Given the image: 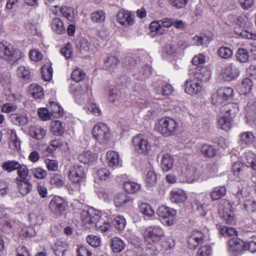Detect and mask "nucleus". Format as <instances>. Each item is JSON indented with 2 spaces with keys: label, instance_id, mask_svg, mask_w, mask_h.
Masks as SVG:
<instances>
[{
  "label": "nucleus",
  "instance_id": "f257e3e1",
  "mask_svg": "<svg viewBox=\"0 0 256 256\" xmlns=\"http://www.w3.org/2000/svg\"><path fill=\"white\" fill-rule=\"evenodd\" d=\"M82 222L88 228L94 224L97 230L103 233L107 232L110 228V222L104 220L100 216V212L93 208L84 210L81 212Z\"/></svg>",
  "mask_w": 256,
  "mask_h": 256
},
{
  "label": "nucleus",
  "instance_id": "f03ea898",
  "mask_svg": "<svg viewBox=\"0 0 256 256\" xmlns=\"http://www.w3.org/2000/svg\"><path fill=\"white\" fill-rule=\"evenodd\" d=\"M157 130L165 136H169L178 134L179 130V124L174 118L166 117L159 120L157 125Z\"/></svg>",
  "mask_w": 256,
  "mask_h": 256
},
{
  "label": "nucleus",
  "instance_id": "7ed1b4c3",
  "mask_svg": "<svg viewBox=\"0 0 256 256\" xmlns=\"http://www.w3.org/2000/svg\"><path fill=\"white\" fill-rule=\"evenodd\" d=\"M132 146L136 153L144 155H146L151 149V144L148 138L141 134L133 138Z\"/></svg>",
  "mask_w": 256,
  "mask_h": 256
},
{
  "label": "nucleus",
  "instance_id": "20e7f679",
  "mask_svg": "<svg viewBox=\"0 0 256 256\" xmlns=\"http://www.w3.org/2000/svg\"><path fill=\"white\" fill-rule=\"evenodd\" d=\"M163 229L158 226H150L145 228L144 232V240L148 243H158L164 236Z\"/></svg>",
  "mask_w": 256,
  "mask_h": 256
},
{
  "label": "nucleus",
  "instance_id": "39448f33",
  "mask_svg": "<svg viewBox=\"0 0 256 256\" xmlns=\"http://www.w3.org/2000/svg\"><path fill=\"white\" fill-rule=\"evenodd\" d=\"M218 209L220 216L226 224H233L235 223L234 214L231 210V205L228 200H222L219 204Z\"/></svg>",
  "mask_w": 256,
  "mask_h": 256
},
{
  "label": "nucleus",
  "instance_id": "423d86ee",
  "mask_svg": "<svg viewBox=\"0 0 256 256\" xmlns=\"http://www.w3.org/2000/svg\"><path fill=\"white\" fill-rule=\"evenodd\" d=\"M157 214L161 218L162 224L166 226H171L174 224V220L176 214V212L172 208L162 206L156 210Z\"/></svg>",
  "mask_w": 256,
  "mask_h": 256
},
{
  "label": "nucleus",
  "instance_id": "0eeeda50",
  "mask_svg": "<svg viewBox=\"0 0 256 256\" xmlns=\"http://www.w3.org/2000/svg\"><path fill=\"white\" fill-rule=\"evenodd\" d=\"M92 135L98 142H104L110 137L109 128L104 124H97L93 128Z\"/></svg>",
  "mask_w": 256,
  "mask_h": 256
},
{
  "label": "nucleus",
  "instance_id": "6e6552de",
  "mask_svg": "<svg viewBox=\"0 0 256 256\" xmlns=\"http://www.w3.org/2000/svg\"><path fill=\"white\" fill-rule=\"evenodd\" d=\"M172 18H164L160 20L153 21L150 24L152 32H156L157 34L162 35L166 32L164 28H168L172 26Z\"/></svg>",
  "mask_w": 256,
  "mask_h": 256
},
{
  "label": "nucleus",
  "instance_id": "1a4fd4ad",
  "mask_svg": "<svg viewBox=\"0 0 256 256\" xmlns=\"http://www.w3.org/2000/svg\"><path fill=\"white\" fill-rule=\"evenodd\" d=\"M19 51L7 42H1V58L10 61L16 58Z\"/></svg>",
  "mask_w": 256,
  "mask_h": 256
},
{
  "label": "nucleus",
  "instance_id": "9d476101",
  "mask_svg": "<svg viewBox=\"0 0 256 256\" xmlns=\"http://www.w3.org/2000/svg\"><path fill=\"white\" fill-rule=\"evenodd\" d=\"M240 74L238 66L235 64H230L222 68L220 75L222 78L226 81L236 79Z\"/></svg>",
  "mask_w": 256,
  "mask_h": 256
},
{
  "label": "nucleus",
  "instance_id": "9b49d317",
  "mask_svg": "<svg viewBox=\"0 0 256 256\" xmlns=\"http://www.w3.org/2000/svg\"><path fill=\"white\" fill-rule=\"evenodd\" d=\"M84 176V169L79 165H72L70 166L68 172L70 180L74 183H79Z\"/></svg>",
  "mask_w": 256,
  "mask_h": 256
},
{
  "label": "nucleus",
  "instance_id": "f8f14e48",
  "mask_svg": "<svg viewBox=\"0 0 256 256\" xmlns=\"http://www.w3.org/2000/svg\"><path fill=\"white\" fill-rule=\"evenodd\" d=\"M66 204L60 196H54L50 200L49 208L53 213L60 215L66 209Z\"/></svg>",
  "mask_w": 256,
  "mask_h": 256
},
{
  "label": "nucleus",
  "instance_id": "ddd939ff",
  "mask_svg": "<svg viewBox=\"0 0 256 256\" xmlns=\"http://www.w3.org/2000/svg\"><path fill=\"white\" fill-rule=\"evenodd\" d=\"M228 251L236 256L244 250L245 242L237 238L230 240L228 242Z\"/></svg>",
  "mask_w": 256,
  "mask_h": 256
},
{
  "label": "nucleus",
  "instance_id": "4468645a",
  "mask_svg": "<svg viewBox=\"0 0 256 256\" xmlns=\"http://www.w3.org/2000/svg\"><path fill=\"white\" fill-rule=\"evenodd\" d=\"M232 171L234 176H238L242 180H245L250 176L248 168L239 161L234 162L232 164Z\"/></svg>",
  "mask_w": 256,
  "mask_h": 256
},
{
  "label": "nucleus",
  "instance_id": "2eb2a0df",
  "mask_svg": "<svg viewBox=\"0 0 256 256\" xmlns=\"http://www.w3.org/2000/svg\"><path fill=\"white\" fill-rule=\"evenodd\" d=\"M202 86L198 80L189 78L185 83V92L188 94H196L202 90Z\"/></svg>",
  "mask_w": 256,
  "mask_h": 256
},
{
  "label": "nucleus",
  "instance_id": "dca6fc26",
  "mask_svg": "<svg viewBox=\"0 0 256 256\" xmlns=\"http://www.w3.org/2000/svg\"><path fill=\"white\" fill-rule=\"evenodd\" d=\"M204 240V234L198 230H194L188 239V244L190 248H194L198 245L202 244Z\"/></svg>",
  "mask_w": 256,
  "mask_h": 256
},
{
  "label": "nucleus",
  "instance_id": "f3484780",
  "mask_svg": "<svg viewBox=\"0 0 256 256\" xmlns=\"http://www.w3.org/2000/svg\"><path fill=\"white\" fill-rule=\"evenodd\" d=\"M117 21L124 26H128L134 23V16L130 12L120 10L118 14Z\"/></svg>",
  "mask_w": 256,
  "mask_h": 256
},
{
  "label": "nucleus",
  "instance_id": "a211bd4d",
  "mask_svg": "<svg viewBox=\"0 0 256 256\" xmlns=\"http://www.w3.org/2000/svg\"><path fill=\"white\" fill-rule=\"evenodd\" d=\"M2 79L3 82H2V80H1V84L4 82V86H6V88L4 90V94L8 100L10 102L16 100L17 98L16 95L14 94L11 93L9 87L10 80V73L7 72L5 74H3Z\"/></svg>",
  "mask_w": 256,
  "mask_h": 256
},
{
  "label": "nucleus",
  "instance_id": "6ab92c4d",
  "mask_svg": "<svg viewBox=\"0 0 256 256\" xmlns=\"http://www.w3.org/2000/svg\"><path fill=\"white\" fill-rule=\"evenodd\" d=\"M4 130L8 136L10 148L14 150H19L20 148V142L17 137L15 130L10 129Z\"/></svg>",
  "mask_w": 256,
  "mask_h": 256
},
{
  "label": "nucleus",
  "instance_id": "aec40b11",
  "mask_svg": "<svg viewBox=\"0 0 256 256\" xmlns=\"http://www.w3.org/2000/svg\"><path fill=\"white\" fill-rule=\"evenodd\" d=\"M187 198L186 194L182 190H172L170 193V199L172 203H182Z\"/></svg>",
  "mask_w": 256,
  "mask_h": 256
},
{
  "label": "nucleus",
  "instance_id": "412c9836",
  "mask_svg": "<svg viewBox=\"0 0 256 256\" xmlns=\"http://www.w3.org/2000/svg\"><path fill=\"white\" fill-rule=\"evenodd\" d=\"M108 164L110 167L113 169L120 166V156L118 152L114 150H110L106 153Z\"/></svg>",
  "mask_w": 256,
  "mask_h": 256
},
{
  "label": "nucleus",
  "instance_id": "4be33fe9",
  "mask_svg": "<svg viewBox=\"0 0 256 256\" xmlns=\"http://www.w3.org/2000/svg\"><path fill=\"white\" fill-rule=\"evenodd\" d=\"M232 120L230 113H226L218 120V128L226 131L229 130L232 126Z\"/></svg>",
  "mask_w": 256,
  "mask_h": 256
},
{
  "label": "nucleus",
  "instance_id": "5701e85b",
  "mask_svg": "<svg viewBox=\"0 0 256 256\" xmlns=\"http://www.w3.org/2000/svg\"><path fill=\"white\" fill-rule=\"evenodd\" d=\"M50 28L54 32L58 34H62L66 31L63 22L58 18H55L52 20Z\"/></svg>",
  "mask_w": 256,
  "mask_h": 256
},
{
  "label": "nucleus",
  "instance_id": "b1692460",
  "mask_svg": "<svg viewBox=\"0 0 256 256\" xmlns=\"http://www.w3.org/2000/svg\"><path fill=\"white\" fill-rule=\"evenodd\" d=\"M30 136L36 140L42 139L46 134V130L38 126H32L29 129Z\"/></svg>",
  "mask_w": 256,
  "mask_h": 256
},
{
  "label": "nucleus",
  "instance_id": "393cba45",
  "mask_svg": "<svg viewBox=\"0 0 256 256\" xmlns=\"http://www.w3.org/2000/svg\"><path fill=\"white\" fill-rule=\"evenodd\" d=\"M68 248L67 244L58 240H56L52 246L54 252L56 256H64Z\"/></svg>",
  "mask_w": 256,
  "mask_h": 256
},
{
  "label": "nucleus",
  "instance_id": "a878e982",
  "mask_svg": "<svg viewBox=\"0 0 256 256\" xmlns=\"http://www.w3.org/2000/svg\"><path fill=\"white\" fill-rule=\"evenodd\" d=\"M226 190L224 186H218L212 188L210 193V196L212 200H217L224 196Z\"/></svg>",
  "mask_w": 256,
  "mask_h": 256
},
{
  "label": "nucleus",
  "instance_id": "bb28decb",
  "mask_svg": "<svg viewBox=\"0 0 256 256\" xmlns=\"http://www.w3.org/2000/svg\"><path fill=\"white\" fill-rule=\"evenodd\" d=\"M19 192L25 196L29 193L32 188V186L28 180L16 182Z\"/></svg>",
  "mask_w": 256,
  "mask_h": 256
},
{
  "label": "nucleus",
  "instance_id": "cd10ccee",
  "mask_svg": "<svg viewBox=\"0 0 256 256\" xmlns=\"http://www.w3.org/2000/svg\"><path fill=\"white\" fill-rule=\"evenodd\" d=\"M174 160L168 154L162 156L160 166L164 172H168L171 170L173 166Z\"/></svg>",
  "mask_w": 256,
  "mask_h": 256
},
{
  "label": "nucleus",
  "instance_id": "c85d7f7f",
  "mask_svg": "<svg viewBox=\"0 0 256 256\" xmlns=\"http://www.w3.org/2000/svg\"><path fill=\"white\" fill-rule=\"evenodd\" d=\"M29 92L32 96L36 99L41 98L44 95L42 88L36 84H32L30 85Z\"/></svg>",
  "mask_w": 256,
  "mask_h": 256
},
{
  "label": "nucleus",
  "instance_id": "c756f323",
  "mask_svg": "<svg viewBox=\"0 0 256 256\" xmlns=\"http://www.w3.org/2000/svg\"><path fill=\"white\" fill-rule=\"evenodd\" d=\"M63 108L56 102H50L46 108H40L37 112H62Z\"/></svg>",
  "mask_w": 256,
  "mask_h": 256
},
{
  "label": "nucleus",
  "instance_id": "7c9ffc66",
  "mask_svg": "<svg viewBox=\"0 0 256 256\" xmlns=\"http://www.w3.org/2000/svg\"><path fill=\"white\" fill-rule=\"evenodd\" d=\"M145 182L148 188H152L156 186L157 176L154 171L150 170L148 172L145 179Z\"/></svg>",
  "mask_w": 256,
  "mask_h": 256
},
{
  "label": "nucleus",
  "instance_id": "2f4dec72",
  "mask_svg": "<svg viewBox=\"0 0 256 256\" xmlns=\"http://www.w3.org/2000/svg\"><path fill=\"white\" fill-rule=\"evenodd\" d=\"M118 64V58L115 56H111L107 58L104 66L107 70L112 72L116 68Z\"/></svg>",
  "mask_w": 256,
  "mask_h": 256
},
{
  "label": "nucleus",
  "instance_id": "473e14b6",
  "mask_svg": "<svg viewBox=\"0 0 256 256\" xmlns=\"http://www.w3.org/2000/svg\"><path fill=\"white\" fill-rule=\"evenodd\" d=\"M78 160L84 164L92 162L96 160V157L90 150L84 151L78 156Z\"/></svg>",
  "mask_w": 256,
  "mask_h": 256
},
{
  "label": "nucleus",
  "instance_id": "72a5a7b5",
  "mask_svg": "<svg viewBox=\"0 0 256 256\" xmlns=\"http://www.w3.org/2000/svg\"><path fill=\"white\" fill-rule=\"evenodd\" d=\"M244 161L248 168L251 167L254 170H256V160L254 154L250 152H246L244 156Z\"/></svg>",
  "mask_w": 256,
  "mask_h": 256
},
{
  "label": "nucleus",
  "instance_id": "f704fd0d",
  "mask_svg": "<svg viewBox=\"0 0 256 256\" xmlns=\"http://www.w3.org/2000/svg\"><path fill=\"white\" fill-rule=\"evenodd\" d=\"M138 210L148 218H152L154 214L151 206L146 203H142L138 206Z\"/></svg>",
  "mask_w": 256,
  "mask_h": 256
},
{
  "label": "nucleus",
  "instance_id": "c9c22d12",
  "mask_svg": "<svg viewBox=\"0 0 256 256\" xmlns=\"http://www.w3.org/2000/svg\"><path fill=\"white\" fill-rule=\"evenodd\" d=\"M42 76L45 81H50L52 76V69L51 64L48 62L44 64L41 68Z\"/></svg>",
  "mask_w": 256,
  "mask_h": 256
},
{
  "label": "nucleus",
  "instance_id": "e433bc0d",
  "mask_svg": "<svg viewBox=\"0 0 256 256\" xmlns=\"http://www.w3.org/2000/svg\"><path fill=\"white\" fill-rule=\"evenodd\" d=\"M201 152L205 157L213 158L217 154V150L212 146L204 144L201 148Z\"/></svg>",
  "mask_w": 256,
  "mask_h": 256
},
{
  "label": "nucleus",
  "instance_id": "4c0bfd02",
  "mask_svg": "<svg viewBox=\"0 0 256 256\" xmlns=\"http://www.w3.org/2000/svg\"><path fill=\"white\" fill-rule=\"evenodd\" d=\"M50 126L52 132L56 136H61L64 132V128L60 121H54L51 123Z\"/></svg>",
  "mask_w": 256,
  "mask_h": 256
},
{
  "label": "nucleus",
  "instance_id": "58836bf2",
  "mask_svg": "<svg viewBox=\"0 0 256 256\" xmlns=\"http://www.w3.org/2000/svg\"><path fill=\"white\" fill-rule=\"evenodd\" d=\"M10 117L12 122L16 125H24L28 121L27 117L18 113L12 114Z\"/></svg>",
  "mask_w": 256,
  "mask_h": 256
},
{
  "label": "nucleus",
  "instance_id": "ea45409f",
  "mask_svg": "<svg viewBox=\"0 0 256 256\" xmlns=\"http://www.w3.org/2000/svg\"><path fill=\"white\" fill-rule=\"evenodd\" d=\"M140 188V184L132 181L126 182L124 184V188L128 193L132 194L138 192Z\"/></svg>",
  "mask_w": 256,
  "mask_h": 256
},
{
  "label": "nucleus",
  "instance_id": "a19ab883",
  "mask_svg": "<svg viewBox=\"0 0 256 256\" xmlns=\"http://www.w3.org/2000/svg\"><path fill=\"white\" fill-rule=\"evenodd\" d=\"M60 12L62 16L70 22L74 20V12L72 8L64 6L60 9Z\"/></svg>",
  "mask_w": 256,
  "mask_h": 256
},
{
  "label": "nucleus",
  "instance_id": "79ce46f5",
  "mask_svg": "<svg viewBox=\"0 0 256 256\" xmlns=\"http://www.w3.org/2000/svg\"><path fill=\"white\" fill-rule=\"evenodd\" d=\"M252 82L250 78H245L242 82L240 90V92L242 94L249 93L252 89Z\"/></svg>",
  "mask_w": 256,
  "mask_h": 256
},
{
  "label": "nucleus",
  "instance_id": "37998d69",
  "mask_svg": "<svg viewBox=\"0 0 256 256\" xmlns=\"http://www.w3.org/2000/svg\"><path fill=\"white\" fill-rule=\"evenodd\" d=\"M16 170L18 174V176L16 178V182L28 180L26 177L28 174V170L26 166L20 164V166Z\"/></svg>",
  "mask_w": 256,
  "mask_h": 256
},
{
  "label": "nucleus",
  "instance_id": "c03bdc74",
  "mask_svg": "<svg viewBox=\"0 0 256 256\" xmlns=\"http://www.w3.org/2000/svg\"><path fill=\"white\" fill-rule=\"evenodd\" d=\"M218 96H221L220 100H227L233 94V89L230 87L221 88L218 90Z\"/></svg>",
  "mask_w": 256,
  "mask_h": 256
},
{
  "label": "nucleus",
  "instance_id": "a18cd8bd",
  "mask_svg": "<svg viewBox=\"0 0 256 256\" xmlns=\"http://www.w3.org/2000/svg\"><path fill=\"white\" fill-rule=\"evenodd\" d=\"M96 176L100 180L107 181L110 180L112 177L110 170L106 168L99 169L96 172Z\"/></svg>",
  "mask_w": 256,
  "mask_h": 256
},
{
  "label": "nucleus",
  "instance_id": "49530a36",
  "mask_svg": "<svg viewBox=\"0 0 256 256\" xmlns=\"http://www.w3.org/2000/svg\"><path fill=\"white\" fill-rule=\"evenodd\" d=\"M20 163L15 160H8L2 164V169L7 172H10L18 168Z\"/></svg>",
  "mask_w": 256,
  "mask_h": 256
},
{
  "label": "nucleus",
  "instance_id": "de8ad7c7",
  "mask_svg": "<svg viewBox=\"0 0 256 256\" xmlns=\"http://www.w3.org/2000/svg\"><path fill=\"white\" fill-rule=\"evenodd\" d=\"M110 246L113 252L117 253L120 252L124 248L122 241L117 238L112 240Z\"/></svg>",
  "mask_w": 256,
  "mask_h": 256
},
{
  "label": "nucleus",
  "instance_id": "09e8293b",
  "mask_svg": "<svg viewBox=\"0 0 256 256\" xmlns=\"http://www.w3.org/2000/svg\"><path fill=\"white\" fill-rule=\"evenodd\" d=\"M128 201V196L123 193L117 194L114 198V204L116 207L124 206Z\"/></svg>",
  "mask_w": 256,
  "mask_h": 256
},
{
  "label": "nucleus",
  "instance_id": "8fccbe9b",
  "mask_svg": "<svg viewBox=\"0 0 256 256\" xmlns=\"http://www.w3.org/2000/svg\"><path fill=\"white\" fill-rule=\"evenodd\" d=\"M240 140L244 144H250L254 142V136L252 132H246L241 134Z\"/></svg>",
  "mask_w": 256,
  "mask_h": 256
},
{
  "label": "nucleus",
  "instance_id": "3c124183",
  "mask_svg": "<svg viewBox=\"0 0 256 256\" xmlns=\"http://www.w3.org/2000/svg\"><path fill=\"white\" fill-rule=\"evenodd\" d=\"M112 224L116 229L122 230L124 228L126 224V220L122 216H118L112 221Z\"/></svg>",
  "mask_w": 256,
  "mask_h": 256
},
{
  "label": "nucleus",
  "instance_id": "603ef678",
  "mask_svg": "<svg viewBox=\"0 0 256 256\" xmlns=\"http://www.w3.org/2000/svg\"><path fill=\"white\" fill-rule=\"evenodd\" d=\"M85 76V72L81 69L76 68L72 73V79L76 82H79L82 80Z\"/></svg>",
  "mask_w": 256,
  "mask_h": 256
},
{
  "label": "nucleus",
  "instance_id": "864d4df0",
  "mask_svg": "<svg viewBox=\"0 0 256 256\" xmlns=\"http://www.w3.org/2000/svg\"><path fill=\"white\" fill-rule=\"evenodd\" d=\"M91 19L94 22L100 23L104 21L106 18L105 14L102 10H98L91 14Z\"/></svg>",
  "mask_w": 256,
  "mask_h": 256
},
{
  "label": "nucleus",
  "instance_id": "5fc2aeb1",
  "mask_svg": "<svg viewBox=\"0 0 256 256\" xmlns=\"http://www.w3.org/2000/svg\"><path fill=\"white\" fill-rule=\"evenodd\" d=\"M236 56L241 62H248L249 58L248 52L244 48H239L236 53Z\"/></svg>",
  "mask_w": 256,
  "mask_h": 256
},
{
  "label": "nucleus",
  "instance_id": "6e6d98bb",
  "mask_svg": "<svg viewBox=\"0 0 256 256\" xmlns=\"http://www.w3.org/2000/svg\"><path fill=\"white\" fill-rule=\"evenodd\" d=\"M218 55L221 58L227 59L232 56V50L226 46H222L218 50Z\"/></svg>",
  "mask_w": 256,
  "mask_h": 256
},
{
  "label": "nucleus",
  "instance_id": "4d7b16f0",
  "mask_svg": "<svg viewBox=\"0 0 256 256\" xmlns=\"http://www.w3.org/2000/svg\"><path fill=\"white\" fill-rule=\"evenodd\" d=\"M236 23L242 27H249L251 25L250 18L244 14L238 16L236 19Z\"/></svg>",
  "mask_w": 256,
  "mask_h": 256
},
{
  "label": "nucleus",
  "instance_id": "13d9d810",
  "mask_svg": "<svg viewBox=\"0 0 256 256\" xmlns=\"http://www.w3.org/2000/svg\"><path fill=\"white\" fill-rule=\"evenodd\" d=\"M31 170L34 176L36 178L44 179L46 176V170L40 168H33Z\"/></svg>",
  "mask_w": 256,
  "mask_h": 256
},
{
  "label": "nucleus",
  "instance_id": "bf43d9fd",
  "mask_svg": "<svg viewBox=\"0 0 256 256\" xmlns=\"http://www.w3.org/2000/svg\"><path fill=\"white\" fill-rule=\"evenodd\" d=\"M87 242L93 247H98L100 244V239L99 237L94 235H89L86 237Z\"/></svg>",
  "mask_w": 256,
  "mask_h": 256
},
{
  "label": "nucleus",
  "instance_id": "052dcab7",
  "mask_svg": "<svg viewBox=\"0 0 256 256\" xmlns=\"http://www.w3.org/2000/svg\"><path fill=\"white\" fill-rule=\"evenodd\" d=\"M244 206L248 212H254L256 211V201L247 200L245 201Z\"/></svg>",
  "mask_w": 256,
  "mask_h": 256
},
{
  "label": "nucleus",
  "instance_id": "680f3d73",
  "mask_svg": "<svg viewBox=\"0 0 256 256\" xmlns=\"http://www.w3.org/2000/svg\"><path fill=\"white\" fill-rule=\"evenodd\" d=\"M63 144V142L60 138L54 139L52 140L50 144L48 146L47 150L52 152L58 148L61 147Z\"/></svg>",
  "mask_w": 256,
  "mask_h": 256
},
{
  "label": "nucleus",
  "instance_id": "e2e57ef3",
  "mask_svg": "<svg viewBox=\"0 0 256 256\" xmlns=\"http://www.w3.org/2000/svg\"><path fill=\"white\" fill-rule=\"evenodd\" d=\"M29 56L32 60L36 62L42 59V54L38 50L34 49L29 52Z\"/></svg>",
  "mask_w": 256,
  "mask_h": 256
},
{
  "label": "nucleus",
  "instance_id": "0e129e2a",
  "mask_svg": "<svg viewBox=\"0 0 256 256\" xmlns=\"http://www.w3.org/2000/svg\"><path fill=\"white\" fill-rule=\"evenodd\" d=\"M236 34L242 38L256 40V34L248 32L247 30L236 31Z\"/></svg>",
  "mask_w": 256,
  "mask_h": 256
},
{
  "label": "nucleus",
  "instance_id": "69168bd1",
  "mask_svg": "<svg viewBox=\"0 0 256 256\" xmlns=\"http://www.w3.org/2000/svg\"><path fill=\"white\" fill-rule=\"evenodd\" d=\"M212 253L210 246L208 244L200 248L198 251V256H210Z\"/></svg>",
  "mask_w": 256,
  "mask_h": 256
},
{
  "label": "nucleus",
  "instance_id": "338daca9",
  "mask_svg": "<svg viewBox=\"0 0 256 256\" xmlns=\"http://www.w3.org/2000/svg\"><path fill=\"white\" fill-rule=\"evenodd\" d=\"M170 5L177 8H183L187 4L188 0H168Z\"/></svg>",
  "mask_w": 256,
  "mask_h": 256
},
{
  "label": "nucleus",
  "instance_id": "774afa93",
  "mask_svg": "<svg viewBox=\"0 0 256 256\" xmlns=\"http://www.w3.org/2000/svg\"><path fill=\"white\" fill-rule=\"evenodd\" d=\"M45 163L48 170L56 171L58 169V163L55 160H45Z\"/></svg>",
  "mask_w": 256,
  "mask_h": 256
}]
</instances>
